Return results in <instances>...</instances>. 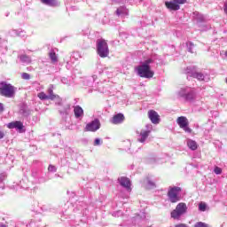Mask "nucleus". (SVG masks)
Masks as SVG:
<instances>
[{
  "label": "nucleus",
  "mask_w": 227,
  "mask_h": 227,
  "mask_svg": "<svg viewBox=\"0 0 227 227\" xmlns=\"http://www.w3.org/2000/svg\"><path fill=\"white\" fill-rule=\"evenodd\" d=\"M153 61V59H147L140 66H138L136 69L137 75H139V77H143L144 79H152L155 73L152 70L150 65H152Z\"/></svg>",
  "instance_id": "1"
},
{
  "label": "nucleus",
  "mask_w": 227,
  "mask_h": 227,
  "mask_svg": "<svg viewBox=\"0 0 227 227\" xmlns=\"http://www.w3.org/2000/svg\"><path fill=\"white\" fill-rule=\"evenodd\" d=\"M16 91H17V88L12 85V83H8L6 82H0L1 97H5V98H13V97H15Z\"/></svg>",
  "instance_id": "2"
},
{
  "label": "nucleus",
  "mask_w": 227,
  "mask_h": 227,
  "mask_svg": "<svg viewBox=\"0 0 227 227\" xmlns=\"http://www.w3.org/2000/svg\"><path fill=\"white\" fill-rule=\"evenodd\" d=\"M184 74H186V75H188V77H193V79H197L198 81H208V75L201 73V72H198L196 71V67L194 66H190L187 67Z\"/></svg>",
  "instance_id": "3"
},
{
  "label": "nucleus",
  "mask_w": 227,
  "mask_h": 227,
  "mask_svg": "<svg viewBox=\"0 0 227 227\" xmlns=\"http://www.w3.org/2000/svg\"><path fill=\"white\" fill-rule=\"evenodd\" d=\"M181 192L182 188L178 186L169 187L167 193L168 201H170V203H178V201L182 200V195H180Z\"/></svg>",
  "instance_id": "4"
},
{
  "label": "nucleus",
  "mask_w": 227,
  "mask_h": 227,
  "mask_svg": "<svg viewBox=\"0 0 227 227\" xmlns=\"http://www.w3.org/2000/svg\"><path fill=\"white\" fill-rule=\"evenodd\" d=\"M178 96L187 102H192L196 98V91L191 87H185L178 91Z\"/></svg>",
  "instance_id": "5"
},
{
  "label": "nucleus",
  "mask_w": 227,
  "mask_h": 227,
  "mask_svg": "<svg viewBox=\"0 0 227 227\" xmlns=\"http://www.w3.org/2000/svg\"><path fill=\"white\" fill-rule=\"evenodd\" d=\"M97 51L100 58H107V56H109V46L107 45V42L104 39L98 40Z\"/></svg>",
  "instance_id": "6"
},
{
  "label": "nucleus",
  "mask_w": 227,
  "mask_h": 227,
  "mask_svg": "<svg viewBox=\"0 0 227 227\" xmlns=\"http://www.w3.org/2000/svg\"><path fill=\"white\" fill-rule=\"evenodd\" d=\"M186 213H187V205L184 202H181L177 204V206L176 207V209H174L171 212L170 215L172 219H176L177 221H179L182 215H184V214H186Z\"/></svg>",
  "instance_id": "7"
},
{
  "label": "nucleus",
  "mask_w": 227,
  "mask_h": 227,
  "mask_svg": "<svg viewBox=\"0 0 227 227\" xmlns=\"http://www.w3.org/2000/svg\"><path fill=\"white\" fill-rule=\"evenodd\" d=\"M151 127V125H146L147 129H141L140 131L137 132L138 143H142L143 145L146 143L150 134H152Z\"/></svg>",
  "instance_id": "8"
},
{
  "label": "nucleus",
  "mask_w": 227,
  "mask_h": 227,
  "mask_svg": "<svg viewBox=\"0 0 227 227\" xmlns=\"http://www.w3.org/2000/svg\"><path fill=\"white\" fill-rule=\"evenodd\" d=\"M177 124L179 125L180 129H183V130H184V132H187L188 134H191L192 132V129L189 128V120H187V117H178Z\"/></svg>",
  "instance_id": "9"
},
{
  "label": "nucleus",
  "mask_w": 227,
  "mask_h": 227,
  "mask_svg": "<svg viewBox=\"0 0 227 227\" xmlns=\"http://www.w3.org/2000/svg\"><path fill=\"white\" fill-rule=\"evenodd\" d=\"M98 129H100V121L98 119H95L89 122L85 127V130L87 132H97Z\"/></svg>",
  "instance_id": "10"
},
{
  "label": "nucleus",
  "mask_w": 227,
  "mask_h": 227,
  "mask_svg": "<svg viewBox=\"0 0 227 227\" xmlns=\"http://www.w3.org/2000/svg\"><path fill=\"white\" fill-rule=\"evenodd\" d=\"M8 129H16L19 132H24V124L22 121H12L7 124Z\"/></svg>",
  "instance_id": "11"
},
{
  "label": "nucleus",
  "mask_w": 227,
  "mask_h": 227,
  "mask_svg": "<svg viewBox=\"0 0 227 227\" xmlns=\"http://www.w3.org/2000/svg\"><path fill=\"white\" fill-rule=\"evenodd\" d=\"M148 117H149V120H151L152 123H154V125H157V123L160 121L159 114H157L155 110H150L148 112Z\"/></svg>",
  "instance_id": "12"
},
{
  "label": "nucleus",
  "mask_w": 227,
  "mask_h": 227,
  "mask_svg": "<svg viewBox=\"0 0 227 227\" xmlns=\"http://www.w3.org/2000/svg\"><path fill=\"white\" fill-rule=\"evenodd\" d=\"M74 114L77 120H82V118L84 117V110L80 106H74Z\"/></svg>",
  "instance_id": "13"
},
{
  "label": "nucleus",
  "mask_w": 227,
  "mask_h": 227,
  "mask_svg": "<svg viewBox=\"0 0 227 227\" xmlns=\"http://www.w3.org/2000/svg\"><path fill=\"white\" fill-rule=\"evenodd\" d=\"M124 120L125 116L123 115V114H117L113 117L111 121L112 123H114V125H119V123H123Z\"/></svg>",
  "instance_id": "14"
},
{
  "label": "nucleus",
  "mask_w": 227,
  "mask_h": 227,
  "mask_svg": "<svg viewBox=\"0 0 227 227\" xmlns=\"http://www.w3.org/2000/svg\"><path fill=\"white\" fill-rule=\"evenodd\" d=\"M165 6H167L168 10H170L173 12H176L180 10V5H178V4H176L174 0L170 2H166Z\"/></svg>",
  "instance_id": "15"
},
{
  "label": "nucleus",
  "mask_w": 227,
  "mask_h": 227,
  "mask_svg": "<svg viewBox=\"0 0 227 227\" xmlns=\"http://www.w3.org/2000/svg\"><path fill=\"white\" fill-rule=\"evenodd\" d=\"M119 182L122 187H125V189L130 191V179H129L128 177H121L119 178Z\"/></svg>",
  "instance_id": "16"
},
{
  "label": "nucleus",
  "mask_w": 227,
  "mask_h": 227,
  "mask_svg": "<svg viewBox=\"0 0 227 227\" xmlns=\"http://www.w3.org/2000/svg\"><path fill=\"white\" fill-rule=\"evenodd\" d=\"M116 15L118 17H127L129 15V10L125 6H121L116 10Z\"/></svg>",
  "instance_id": "17"
},
{
  "label": "nucleus",
  "mask_w": 227,
  "mask_h": 227,
  "mask_svg": "<svg viewBox=\"0 0 227 227\" xmlns=\"http://www.w3.org/2000/svg\"><path fill=\"white\" fill-rule=\"evenodd\" d=\"M8 41L0 37V54H4L8 51Z\"/></svg>",
  "instance_id": "18"
},
{
  "label": "nucleus",
  "mask_w": 227,
  "mask_h": 227,
  "mask_svg": "<svg viewBox=\"0 0 227 227\" xmlns=\"http://www.w3.org/2000/svg\"><path fill=\"white\" fill-rule=\"evenodd\" d=\"M193 18L197 22H205V16L198 12H193Z\"/></svg>",
  "instance_id": "19"
},
{
  "label": "nucleus",
  "mask_w": 227,
  "mask_h": 227,
  "mask_svg": "<svg viewBox=\"0 0 227 227\" xmlns=\"http://www.w3.org/2000/svg\"><path fill=\"white\" fill-rule=\"evenodd\" d=\"M187 146L188 148H190V150H198V144L194 140H187Z\"/></svg>",
  "instance_id": "20"
},
{
  "label": "nucleus",
  "mask_w": 227,
  "mask_h": 227,
  "mask_svg": "<svg viewBox=\"0 0 227 227\" xmlns=\"http://www.w3.org/2000/svg\"><path fill=\"white\" fill-rule=\"evenodd\" d=\"M49 58L51 63H58V55H56V52L54 51V50H51L49 52Z\"/></svg>",
  "instance_id": "21"
},
{
  "label": "nucleus",
  "mask_w": 227,
  "mask_h": 227,
  "mask_svg": "<svg viewBox=\"0 0 227 227\" xmlns=\"http://www.w3.org/2000/svg\"><path fill=\"white\" fill-rule=\"evenodd\" d=\"M20 59L21 63H24L25 65H29V63H31V58L27 55H20Z\"/></svg>",
  "instance_id": "22"
},
{
  "label": "nucleus",
  "mask_w": 227,
  "mask_h": 227,
  "mask_svg": "<svg viewBox=\"0 0 227 227\" xmlns=\"http://www.w3.org/2000/svg\"><path fill=\"white\" fill-rule=\"evenodd\" d=\"M41 3H43V4H46L47 6H56V4H58L56 0H41Z\"/></svg>",
  "instance_id": "23"
},
{
  "label": "nucleus",
  "mask_w": 227,
  "mask_h": 227,
  "mask_svg": "<svg viewBox=\"0 0 227 227\" xmlns=\"http://www.w3.org/2000/svg\"><path fill=\"white\" fill-rule=\"evenodd\" d=\"M37 97L40 98V100H50V98H51V97L45 94V92L38 93Z\"/></svg>",
  "instance_id": "24"
},
{
  "label": "nucleus",
  "mask_w": 227,
  "mask_h": 227,
  "mask_svg": "<svg viewBox=\"0 0 227 227\" xmlns=\"http://www.w3.org/2000/svg\"><path fill=\"white\" fill-rule=\"evenodd\" d=\"M186 46L188 52L194 54V43L192 42H187Z\"/></svg>",
  "instance_id": "25"
},
{
  "label": "nucleus",
  "mask_w": 227,
  "mask_h": 227,
  "mask_svg": "<svg viewBox=\"0 0 227 227\" xmlns=\"http://www.w3.org/2000/svg\"><path fill=\"white\" fill-rule=\"evenodd\" d=\"M47 93H48V97H51V98H50V100L56 99L57 96L54 94V90H52V88H49Z\"/></svg>",
  "instance_id": "26"
},
{
  "label": "nucleus",
  "mask_w": 227,
  "mask_h": 227,
  "mask_svg": "<svg viewBox=\"0 0 227 227\" xmlns=\"http://www.w3.org/2000/svg\"><path fill=\"white\" fill-rule=\"evenodd\" d=\"M60 114H70V105H67L64 110H59Z\"/></svg>",
  "instance_id": "27"
},
{
  "label": "nucleus",
  "mask_w": 227,
  "mask_h": 227,
  "mask_svg": "<svg viewBox=\"0 0 227 227\" xmlns=\"http://www.w3.org/2000/svg\"><path fill=\"white\" fill-rule=\"evenodd\" d=\"M20 113L23 116H29V114H31V110L24 107L20 109Z\"/></svg>",
  "instance_id": "28"
},
{
  "label": "nucleus",
  "mask_w": 227,
  "mask_h": 227,
  "mask_svg": "<svg viewBox=\"0 0 227 227\" xmlns=\"http://www.w3.org/2000/svg\"><path fill=\"white\" fill-rule=\"evenodd\" d=\"M199 210L200 212H205V210H207V204L203 203V202H200L199 204Z\"/></svg>",
  "instance_id": "29"
},
{
  "label": "nucleus",
  "mask_w": 227,
  "mask_h": 227,
  "mask_svg": "<svg viewBox=\"0 0 227 227\" xmlns=\"http://www.w3.org/2000/svg\"><path fill=\"white\" fill-rule=\"evenodd\" d=\"M48 171L50 173H56V171H58V168L54 165H49Z\"/></svg>",
  "instance_id": "30"
},
{
  "label": "nucleus",
  "mask_w": 227,
  "mask_h": 227,
  "mask_svg": "<svg viewBox=\"0 0 227 227\" xmlns=\"http://www.w3.org/2000/svg\"><path fill=\"white\" fill-rule=\"evenodd\" d=\"M53 100H55L57 106H61V103L63 102V100L59 95H56V98Z\"/></svg>",
  "instance_id": "31"
},
{
  "label": "nucleus",
  "mask_w": 227,
  "mask_h": 227,
  "mask_svg": "<svg viewBox=\"0 0 227 227\" xmlns=\"http://www.w3.org/2000/svg\"><path fill=\"white\" fill-rule=\"evenodd\" d=\"M194 227H208V224L203 223V222H199V223H196Z\"/></svg>",
  "instance_id": "32"
},
{
  "label": "nucleus",
  "mask_w": 227,
  "mask_h": 227,
  "mask_svg": "<svg viewBox=\"0 0 227 227\" xmlns=\"http://www.w3.org/2000/svg\"><path fill=\"white\" fill-rule=\"evenodd\" d=\"M9 35H10L11 36H19V35H20L19 31H17V30H11V31L9 32Z\"/></svg>",
  "instance_id": "33"
},
{
  "label": "nucleus",
  "mask_w": 227,
  "mask_h": 227,
  "mask_svg": "<svg viewBox=\"0 0 227 227\" xmlns=\"http://www.w3.org/2000/svg\"><path fill=\"white\" fill-rule=\"evenodd\" d=\"M102 145V140L100 138H96L94 141V146H100Z\"/></svg>",
  "instance_id": "34"
},
{
  "label": "nucleus",
  "mask_w": 227,
  "mask_h": 227,
  "mask_svg": "<svg viewBox=\"0 0 227 227\" xmlns=\"http://www.w3.org/2000/svg\"><path fill=\"white\" fill-rule=\"evenodd\" d=\"M215 175H221L223 173V169L219 167H215L214 169Z\"/></svg>",
  "instance_id": "35"
},
{
  "label": "nucleus",
  "mask_w": 227,
  "mask_h": 227,
  "mask_svg": "<svg viewBox=\"0 0 227 227\" xmlns=\"http://www.w3.org/2000/svg\"><path fill=\"white\" fill-rule=\"evenodd\" d=\"M21 77H22V79H26V80L31 79V75L29 74H27V73H23L21 74Z\"/></svg>",
  "instance_id": "36"
},
{
  "label": "nucleus",
  "mask_w": 227,
  "mask_h": 227,
  "mask_svg": "<svg viewBox=\"0 0 227 227\" xmlns=\"http://www.w3.org/2000/svg\"><path fill=\"white\" fill-rule=\"evenodd\" d=\"M175 3L178 5L180 4H185V3H187V0H174Z\"/></svg>",
  "instance_id": "37"
},
{
  "label": "nucleus",
  "mask_w": 227,
  "mask_h": 227,
  "mask_svg": "<svg viewBox=\"0 0 227 227\" xmlns=\"http://www.w3.org/2000/svg\"><path fill=\"white\" fill-rule=\"evenodd\" d=\"M147 184H148V189H153V187H155V183L152 181H148Z\"/></svg>",
  "instance_id": "38"
},
{
  "label": "nucleus",
  "mask_w": 227,
  "mask_h": 227,
  "mask_svg": "<svg viewBox=\"0 0 227 227\" xmlns=\"http://www.w3.org/2000/svg\"><path fill=\"white\" fill-rule=\"evenodd\" d=\"M114 217H120L121 215V211H117L113 213Z\"/></svg>",
  "instance_id": "39"
},
{
  "label": "nucleus",
  "mask_w": 227,
  "mask_h": 227,
  "mask_svg": "<svg viewBox=\"0 0 227 227\" xmlns=\"http://www.w3.org/2000/svg\"><path fill=\"white\" fill-rule=\"evenodd\" d=\"M6 178V174H1L0 175V182H3Z\"/></svg>",
  "instance_id": "40"
},
{
  "label": "nucleus",
  "mask_w": 227,
  "mask_h": 227,
  "mask_svg": "<svg viewBox=\"0 0 227 227\" xmlns=\"http://www.w3.org/2000/svg\"><path fill=\"white\" fill-rule=\"evenodd\" d=\"M175 227H189V226L185 223H179V224H176Z\"/></svg>",
  "instance_id": "41"
},
{
  "label": "nucleus",
  "mask_w": 227,
  "mask_h": 227,
  "mask_svg": "<svg viewBox=\"0 0 227 227\" xmlns=\"http://www.w3.org/2000/svg\"><path fill=\"white\" fill-rule=\"evenodd\" d=\"M3 111H4V106L3 105V103H0V114L1 113H3Z\"/></svg>",
  "instance_id": "42"
},
{
  "label": "nucleus",
  "mask_w": 227,
  "mask_h": 227,
  "mask_svg": "<svg viewBox=\"0 0 227 227\" xmlns=\"http://www.w3.org/2000/svg\"><path fill=\"white\" fill-rule=\"evenodd\" d=\"M43 182H46V180L43 177L39 178V184H43Z\"/></svg>",
  "instance_id": "43"
},
{
  "label": "nucleus",
  "mask_w": 227,
  "mask_h": 227,
  "mask_svg": "<svg viewBox=\"0 0 227 227\" xmlns=\"http://www.w3.org/2000/svg\"><path fill=\"white\" fill-rule=\"evenodd\" d=\"M0 227H8V225H5L4 223H0Z\"/></svg>",
  "instance_id": "44"
},
{
  "label": "nucleus",
  "mask_w": 227,
  "mask_h": 227,
  "mask_svg": "<svg viewBox=\"0 0 227 227\" xmlns=\"http://www.w3.org/2000/svg\"><path fill=\"white\" fill-rule=\"evenodd\" d=\"M92 79H93V81H95V80L97 79V75H96V74H93V75H92Z\"/></svg>",
  "instance_id": "45"
},
{
  "label": "nucleus",
  "mask_w": 227,
  "mask_h": 227,
  "mask_svg": "<svg viewBox=\"0 0 227 227\" xmlns=\"http://www.w3.org/2000/svg\"><path fill=\"white\" fill-rule=\"evenodd\" d=\"M32 176L36 177V173H32Z\"/></svg>",
  "instance_id": "46"
},
{
  "label": "nucleus",
  "mask_w": 227,
  "mask_h": 227,
  "mask_svg": "<svg viewBox=\"0 0 227 227\" xmlns=\"http://www.w3.org/2000/svg\"><path fill=\"white\" fill-rule=\"evenodd\" d=\"M142 217L143 219H146V215L145 214L142 215Z\"/></svg>",
  "instance_id": "47"
},
{
  "label": "nucleus",
  "mask_w": 227,
  "mask_h": 227,
  "mask_svg": "<svg viewBox=\"0 0 227 227\" xmlns=\"http://www.w3.org/2000/svg\"><path fill=\"white\" fill-rule=\"evenodd\" d=\"M225 56H226V58H227V51H225Z\"/></svg>",
  "instance_id": "48"
},
{
  "label": "nucleus",
  "mask_w": 227,
  "mask_h": 227,
  "mask_svg": "<svg viewBox=\"0 0 227 227\" xmlns=\"http://www.w3.org/2000/svg\"><path fill=\"white\" fill-rule=\"evenodd\" d=\"M137 219H139V216H137Z\"/></svg>",
  "instance_id": "49"
}]
</instances>
